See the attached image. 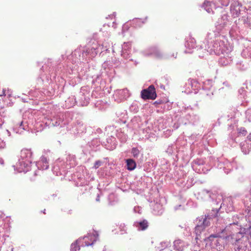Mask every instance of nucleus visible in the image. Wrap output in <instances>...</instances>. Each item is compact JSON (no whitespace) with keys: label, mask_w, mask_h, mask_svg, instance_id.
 <instances>
[{"label":"nucleus","mask_w":251,"mask_h":251,"mask_svg":"<svg viewBox=\"0 0 251 251\" xmlns=\"http://www.w3.org/2000/svg\"><path fill=\"white\" fill-rule=\"evenodd\" d=\"M32 152L29 149H24L21 151L20 159L16 166H13L15 170L18 172H27L29 170L32 160Z\"/></svg>","instance_id":"f257e3e1"},{"label":"nucleus","mask_w":251,"mask_h":251,"mask_svg":"<svg viewBox=\"0 0 251 251\" xmlns=\"http://www.w3.org/2000/svg\"><path fill=\"white\" fill-rule=\"evenodd\" d=\"M226 231V230L225 228L221 230V232H219L216 234H213L210 235L207 238L204 239L205 241H208V240L211 241L212 238H222L226 240H228L229 238L231 237V239H235V242H237L241 238L243 237V233L242 232H239L236 234V237H234V235H227V233H226L225 235L224 233Z\"/></svg>","instance_id":"f03ea898"},{"label":"nucleus","mask_w":251,"mask_h":251,"mask_svg":"<svg viewBox=\"0 0 251 251\" xmlns=\"http://www.w3.org/2000/svg\"><path fill=\"white\" fill-rule=\"evenodd\" d=\"M228 51L229 50L225 46L224 41L219 39L214 41L212 47L209 50H207V52H209L210 53L213 52L217 55L224 54L225 53H227Z\"/></svg>","instance_id":"7ed1b4c3"},{"label":"nucleus","mask_w":251,"mask_h":251,"mask_svg":"<svg viewBox=\"0 0 251 251\" xmlns=\"http://www.w3.org/2000/svg\"><path fill=\"white\" fill-rule=\"evenodd\" d=\"M90 94L86 88L82 87L75 100L76 103L80 106H86L89 101Z\"/></svg>","instance_id":"20e7f679"},{"label":"nucleus","mask_w":251,"mask_h":251,"mask_svg":"<svg viewBox=\"0 0 251 251\" xmlns=\"http://www.w3.org/2000/svg\"><path fill=\"white\" fill-rule=\"evenodd\" d=\"M144 54L146 56H149L150 55L154 56L155 58L158 59H163V58H170L171 57H174L176 58V54H175L173 53L171 56L166 55L164 56L162 52L160 50L157 48L153 47H151L149 49L148 51H146L144 52Z\"/></svg>","instance_id":"39448f33"},{"label":"nucleus","mask_w":251,"mask_h":251,"mask_svg":"<svg viewBox=\"0 0 251 251\" xmlns=\"http://www.w3.org/2000/svg\"><path fill=\"white\" fill-rule=\"evenodd\" d=\"M142 98L144 99L154 100L156 97L154 87L151 85L147 89H144L141 92Z\"/></svg>","instance_id":"423d86ee"},{"label":"nucleus","mask_w":251,"mask_h":251,"mask_svg":"<svg viewBox=\"0 0 251 251\" xmlns=\"http://www.w3.org/2000/svg\"><path fill=\"white\" fill-rule=\"evenodd\" d=\"M99 234L96 231H93L92 233H88L87 236H85L83 239L85 240V246H89L93 245L98 239Z\"/></svg>","instance_id":"0eeeda50"},{"label":"nucleus","mask_w":251,"mask_h":251,"mask_svg":"<svg viewBox=\"0 0 251 251\" xmlns=\"http://www.w3.org/2000/svg\"><path fill=\"white\" fill-rule=\"evenodd\" d=\"M229 23L228 15L225 13L218 19L216 26L217 29L220 30L228 25Z\"/></svg>","instance_id":"6e6552de"},{"label":"nucleus","mask_w":251,"mask_h":251,"mask_svg":"<svg viewBox=\"0 0 251 251\" xmlns=\"http://www.w3.org/2000/svg\"><path fill=\"white\" fill-rule=\"evenodd\" d=\"M36 166L40 170H47L48 169L49 164L47 157L45 155H43L40 160L36 162Z\"/></svg>","instance_id":"1a4fd4ad"},{"label":"nucleus","mask_w":251,"mask_h":251,"mask_svg":"<svg viewBox=\"0 0 251 251\" xmlns=\"http://www.w3.org/2000/svg\"><path fill=\"white\" fill-rule=\"evenodd\" d=\"M241 5L238 1L233 2L230 6V11L234 17H237L240 13V7Z\"/></svg>","instance_id":"9d476101"},{"label":"nucleus","mask_w":251,"mask_h":251,"mask_svg":"<svg viewBox=\"0 0 251 251\" xmlns=\"http://www.w3.org/2000/svg\"><path fill=\"white\" fill-rule=\"evenodd\" d=\"M212 194L210 191L203 189L197 194V198L202 200H208L211 198Z\"/></svg>","instance_id":"9b49d317"},{"label":"nucleus","mask_w":251,"mask_h":251,"mask_svg":"<svg viewBox=\"0 0 251 251\" xmlns=\"http://www.w3.org/2000/svg\"><path fill=\"white\" fill-rule=\"evenodd\" d=\"M185 47L188 50H185V53H191L192 51L191 50L194 49L196 46V41L194 38H189L186 41L185 44Z\"/></svg>","instance_id":"f8f14e48"},{"label":"nucleus","mask_w":251,"mask_h":251,"mask_svg":"<svg viewBox=\"0 0 251 251\" xmlns=\"http://www.w3.org/2000/svg\"><path fill=\"white\" fill-rule=\"evenodd\" d=\"M188 246V244L187 243H185L180 239L176 240L174 242L175 249L178 251H183Z\"/></svg>","instance_id":"ddd939ff"},{"label":"nucleus","mask_w":251,"mask_h":251,"mask_svg":"<svg viewBox=\"0 0 251 251\" xmlns=\"http://www.w3.org/2000/svg\"><path fill=\"white\" fill-rule=\"evenodd\" d=\"M225 206L227 207V210L229 211L233 210V201L231 197H228L223 200V203L221 204L220 207H222Z\"/></svg>","instance_id":"4468645a"},{"label":"nucleus","mask_w":251,"mask_h":251,"mask_svg":"<svg viewBox=\"0 0 251 251\" xmlns=\"http://www.w3.org/2000/svg\"><path fill=\"white\" fill-rule=\"evenodd\" d=\"M135 226L139 230H144L147 229L149 226L148 222L146 220H141L135 222L134 223Z\"/></svg>","instance_id":"2eb2a0df"},{"label":"nucleus","mask_w":251,"mask_h":251,"mask_svg":"<svg viewBox=\"0 0 251 251\" xmlns=\"http://www.w3.org/2000/svg\"><path fill=\"white\" fill-rule=\"evenodd\" d=\"M115 95H118L120 99L122 100L128 98L129 96V93L127 89H124L117 90Z\"/></svg>","instance_id":"dca6fc26"},{"label":"nucleus","mask_w":251,"mask_h":251,"mask_svg":"<svg viewBox=\"0 0 251 251\" xmlns=\"http://www.w3.org/2000/svg\"><path fill=\"white\" fill-rule=\"evenodd\" d=\"M152 207L154 214L160 215L162 214L163 212L162 205L158 203H155L152 205Z\"/></svg>","instance_id":"f3484780"},{"label":"nucleus","mask_w":251,"mask_h":251,"mask_svg":"<svg viewBox=\"0 0 251 251\" xmlns=\"http://www.w3.org/2000/svg\"><path fill=\"white\" fill-rule=\"evenodd\" d=\"M210 218V215H207V216H205L204 218L202 217L199 220V223L201 225V224L202 226L205 228L206 227L210 225L209 220Z\"/></svg>","instance_id":"a211bd4d"},{"label":"nucleus","mask_w":251,"mask_h":251,"mask_svg":"<svg viewBox=\"0 0 251 251\" xmlns=\"http://www.w3.org/2000/svg\"><path fill=\"white\" fill-rule=\"evenodd\" d=\"M203 7L204 9L209 13L211 12H213V8H215V5L214 3H212L209 1L205 2L203 4Z\"/></svg>","instance_id":"6ab92c4d"},{"label":"nucleus","mask_w":251,"mask_h":251,"mask_svg":"<svg viewBox=\"0 0 251 251\" xmlns=\"http://www.w3.org/2000/svg\"><path fill=\"white\" fill-rule=\"evenodd\" d=\"M127 169L128 170H133L136 167V162L132 159H128L126 160Z\"/></svg>","instance_id":"aec40b11"},{"label":"nucleus","mask_w":251,"mask_h":251,"mask_svg":"<svg viewBox=\"0 0 251 251\" xmlns=\"http://www.w3.org/2000/svg\"><path fill=\"white\" fill-rule=\"evenodd\" d=\"M204 229V228L202 226L201 224H200L199 223L195 227V233L196 235V240L199 239V237L201 231Z\"/></svg>","instance_id":"412c9836"},{"label":"nucleus","mask_w":251,"mask_h":251,"mask_svg":"<svg viewBox=\"0 0 251 251\" xmlns=\"http://www.w3.org/2000/svg\"><path fill=\"white\" fill-rule=\"evenodd\" d=\"M131 45L129 43H125L122 47V55L124 57H126V55H128V53L127 52V50L130 48Z\"/></svg>","instance_id":"4be33fe9"},{"label":"nucleus","mask_w":251,"mask_h":251,"mask_svg":"<svg viewBox=\"0 0 251 251\" xmlns=\"http://www.w3.org/2000/svg\"><path fill=\"white\" fill-rule=\"evenodd\" d=\"M80 239L77 240L75 242L72 243L71 246V251H77L79 250L80 248L78 246V242H79Z\"/></svg>","instance_id":"5701e85b"},{"label":"nucleus","mask_w":251,"mask_h":251,"mask_svg":"<svg viewBox=\"0 0 251 251\" xmlns=\"http://www.w3.org/2000/svg\"><path fill=\"white\" fill-rule=\"evenodd\" d=\"M160 245V247H158L157 248L161 251L169 246L170 245V243L168 242H161Z\"/></svg>","instance_id":"b1692460"},{"label":"nucleus","mask_w":251,"mask_h":251,"mask_svg":"<svg viewBox=\"0 0 251 251\" xmlns=\"http://www.w3.org/2000/svg\"><path fill=\"white\" fill-rule=\"evenodd\" d=\"M139 150L136 148H133L131 150V153L132 154V155L134 157L137 158L138 157L139 154Z\"/></svg>","instance_id":"393cba45"},{"label":"nucleus","mask_w":251,"mask_h":251,"mask_svg":"<svg viewBox=\"0 0 251 251\" xmlns=\"http://www.w3.org/2000/svg\"><path fill=\"white\" fill-rule=\"evenodd\" d=\"M102 164V162L100 160H97L95 162L93 168L95 169H98Z\"/></svg>","instance_id":"a878e982"},{"label":"nucleus","mask_w":251,"mask_h":251,"mask_svg":"<svg viewBox=\"0 0 251 251\" xmlns=\"http://www.w3.org/2000/svg\"><path fill=\"white\" fill-rule=\"evenodd\" d=\"M241 149L242 151L245 154L249 153L250 151V150L249 149L247 150L246 149V147H245L244 145L242 146Z\"/></svg>","instance_id":"bb28decb"},{"label":"nucleus","mask_w":251,"mask_h":251,"mask_svg":"<svg viewBox=\"0 0 251 251\" xmlns=\"http://www.w3.org/2000/svg\"><path fill=\"white\" fill-rule=\"evenodd\" d=\"M221 4L223 6H226L229 3V0H220Z\"/></svg>","instance_id":"cd10ccee"},{"label":"nucleus","mask_w":251,"mask_h":251,"mask_svg":"<svg viewBox=\"0 0 251 251\" xmlns=\"http://www.w3.org/2000/svg\"><path fill=\"white\" fill-rule=\"evenodd\" d=\"M120 228L121 229V231H122V232L121 233L122 234H123L124 232H125L126 231V226L125 224H121L120 226Z\"/></svg>","instance_id":"c85d7f7f"},{"label":"nucleus","mask_w":251,"mask_h":251,"mask_svg":"<svg viewBox=\"0 0 251 251\" xmlns=\"http://www.w3.org/2000/svg\"><path fill=\"white\" fill-rule=\"evenodd\" d=\"M52 121V125L54 126H59L60 124V122H61V120H59L58 121H56L55 122V123L53 122V121Z\"/></svg>","instance_id":"c756f323"},{"label":"nucleus","mask_w":251,"mask_h":251,"mask_svg":"<svg viewBox=\"0 0 251 251\" xmlns=\"http://www.w3.org/2000/svg\"><path fill=\"white\" fill-rule=\"evenodd\" d=\"M217 221L219 224H222L223 222L225 223V220H223L222 218H218Z\"/></svg>","instance_id":"7c9ffc66"},{"label":"nucleus","mask_w":251,"mask_h":251,"mask_svg":"<svg viewBox=\"0 0 251 251\" xmlns=\"http://www.w3.org/2000/svg\"><path fill=\"white\" fill-rule=\"evenodd\" d=\"M92 50H94V51H95V54H97L98 52V49L97 47H93L92 48Z\"/></svg>","instance_id":"2f4dec72"},{"label":"nucleus","mask_w":251,"mask_h":251,"mask_svg":"<svg viewBox=\"0 0 251 251\" xmlns=\"http://www.w3.org/2000/svg\"><path fill=\"white\" fill-rule=\"evenodd\" d=\"M20 127L23 129H25V128L23 126V122H21V124H20Z\"/></svg>","instance_id":"473e14b6"},{"label":"nucleus","mask_w":251,"mask_h":251,"mask_svg":"<svg viewBox=\"0 0 251 251\" xmlns=\"http://www.w3.org/2000/svg\"><path fill=\"white\" fill-rule=\"evenodd\" d=\"M248 138L250 141H251V133L248 136Z\"/></svg>","instance_id":"72a5a7b5"},{"label":"nucleus","mask_w":251,"mask_h":251,"mask_svg":"<svg viewBox=\"0 0 251 251\" xmlns=\"http://www.w3.org/2000/svg\"><path fill=\"white\" fill-rule=\"evenodd\" d=\"M231 165V164L230 163H227V164H226V167H227V168H229V167H230Z\"/></svg>","instance_id":"f704fd0d"},{"label":"nucleus","mask_w":251,"mask_h":251,"mask_svg":"<svg viewBox=\"0 0 251 251\" xmlns=\"http://www.w3.org/2000/svg\"><path fill=\"white\" fill-rule=\"evenodd\" d=\"M225 58H221V60H220V62H221V63H223V62L224 61V60H225Z\"/></svg>","instance_id":"c9c22d12"},{"label":"nucleus","mask_w":251,"mask_h":251,"mask_svg":"<svg viewBox=\"0 0 251 251\" xmlns=\"http://www.w3.org/2000/svg\"><path fill=\"white\" fill-rule=\"evenodd\" d=\"M222 64L224 65H226L227 64V63H226V61H224Z\"/></svg>","instance_id":"e433bc0d"},{"label":"nucleus","mask_w":251,"mask_h":251,"mask_svg":"<svg viewBox=\"0 0 251 251\" xmlns=\"http://www.w3.org/2000/svg\"><path fill=\"white\" fill-rule=\"evenodd\" d=\"M96 201H100V198H99V196H98L97 199H96Z\"/></svg>","instance_id":"4c0bfd02"},{"label":"nucleus","mask_w":251,"mask_h":251,"mask_svg":"<svg viewBox=\"0 0 251 251\" xmlns=\"http://www.w3.org/2000/svg\"><path fill=\"white\" fill-rule=\"evenodd\" d=\"M5 91L3 90V95H4V96H5V95H6V94H5Z\"/></svg>","instance_id":"58836bf2"},{"label":"nucleus","mask_w":251,"mask_h":251,"mask_svg":"<svg viewBox=\"0 0 251 251\" xmlns=\"http://www.w3.org/2000/svg\"><path fill=\"white\" fill-rule=\"evenodd\" d=\"M250 112H251V110L248 111L247 114L248 115L249 114H250Z\"/></svg>","instance_id":"ea45409f"},{"label":"nucleus","mask_w":251,"mask_h":251,"mask_svg":"<svg viewBox=\"0 0 251 251\" xmlns=\"http://www.w3.org/2000/svg\"><path fill=\"white\" fill-rule=\"evenodd\" d=\"M45 210H45V209H44V211H43V212H44V214H45Z\"/></svg>","instance_id":"a19ab883"},{"label":"nucleus","mask_w":251,"mask_h":251,"mask_svg":"<svg viewBox=\"0 0 251 251\" xmlns=\"http://www.w3.org/2000/svg\"><path fill=\"white\" fill-rule=\"evenodd\" d=\"M225 173H226V174H228V172H226L225 171Z\"/></svg>","instance_id":"79ce46f5"}]
</instances>
